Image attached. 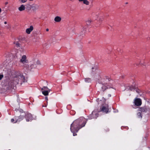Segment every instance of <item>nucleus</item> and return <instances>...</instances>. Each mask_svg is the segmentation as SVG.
I'll use <instances>...</instances> for the list:
<instances>
[{
    "label": "nucleus",
    "instance_id": "obj_10",
    "mask_svg": "<svg viewBox=\"0 0 150 150\" xmlns=\"http://www.w3.org/2000/svg\"><path fill=\"white\" fill-rule=\"evenodd\" d=\"M20 62L22 64L27 63L28 61L27 59L26 56L25 55H23L22 57L21 58L20 61Z\"/></svg>",
    "mask_w": 150,
    "mask_h": 150
},
{
    "label": "nucleus",
    "instance_id": "obj_27",
    "mask_svg": "<svg viewBox=\"0 0 150 150\" xmlns=\"http://www.w3.org/2000/svg\"><path fill=\"white\" fill-rule=\"evenodd\" d=\"M45 100H48V98H47V96H45Z\"/></svg>",
    "mask_w": 150,
    "mask_h": 150
},
{
    "label": "nucleus",
    "instance_id": "obj_31",
    "mask_svg": "<svg viewBox=\"0 0 150 150\" xmlns=\"http://www.w3.org/2000/svg\"><path fill=\"white\" fill-rule=\"evenodd\" d=\"M4 23L5 24H6L7 23V22H6V21H5V22H4Z\"/></svg>",
    "mask_w": 150,
    "mask_h": 150
},
{
    "label": "nucleus",
    "instance_id": "obj_22",
    "mask_svg": "<svg viewBox=\"0 0 150 150\" xmlns=\"http://www.w3.org/2000/svg\"><path fill=\"white\" fill-rule=\"evenodd\" d=\"M91 21V19H88L86 21V23L87 25H88L90 24Z\"/></svg>",
    "mask_w": 150,
    "mask_h": 150
},
{
    "label": "nucleus",
    "instance_id": "obj_34",
    "mask_svg": "<svg viewBox=\"0 0 150 150\" xmlns=\"http://www.w3.org/2000/svg\"><path fill=\"white\" fill-rule=\"evenodd\" d=\"M42 107H46L47 106V105H45V106H44V105H42Z\"/></svg>",
    "mask_w": 150,
    "mask_h": 150
},
{
    "label": "nucleus",
    "instance_id": "obj_12",
    "mask_svg": "<svg viewBox=\"0 0 150 150\" xmlns=\"http://www.w3.org/2000/svg\"><path fill=\"white\" fill-rule=\"evenodd\" d=\"M148 108L145 107H142L139 108L138 110L139 111H140L142 112H146L148 111Z\"/></svg>",
    "mask_w": 150,
    "mask_h": 150
},
{
    "label": "nucleus",
    "instance_id": "obj_44",
    "mask_svg": "<svg viewBox=\"0 0 150 150\" xmlns=\"http://www.w3.org/2000/svg\"><path fill=\"white\" fill-rule=\"evenodd\" d=\"M126 128H127V129L128 128V127H126Z\"/></svg>",
    "mask_w": 150,
    "mask_h": 150
},
{
    "label": "nucleus",
    "instance_id": "obj_15",
    "mask_svg": "<svg viewBox=\"0 0 150 150\" xmlns=\"http://www.w3.org/2000/svg\"><path fill=\"white\" fill-rule=\"evenodd\" d=\"M15 111H16L15 113L16 114L19 112L21 113L23 112V110L21 109H15Z\"/></svg>",
    "mask_w": 150,
    "mask_h": 150
},
{
    "label": "nucleus",
    "instance_id": "obj_16",
    "mask_svg": "<svg viewBox=\"0 0 150 150\" xmlns=\"http://www.w3.org/2000/svg\"><path fill=\"white\" fill-rule=\"evenodd\" d=\"M61 18L60 17L58 16L56 17L54 19V20L56 22H59L61 21Z\"/></svg>",
    "mask_w": 150,
    "mask_h": 150
},
{
    "label": "nucleus",
    "instance_id": "obj_38",
    "mask_svg": "<svg viewBox=\"0 0 150 150\" xmlns=\"http://www.w3.org/2000/svg\"><path fill=\"white\" fill-rule=\"evenodd\" d=\"M17 97L18 98H19V95H17Z\"/></svg>",
    "mask_w": 150,
    "mask_h": 150
},
{
    "label": "nucleus",
    "instance_id": "obj_35",
    "mask_svg": "<svg viewBox=\"0 0 150 150\" xmlns=\"http://www.w3.org/2000/svg\"><path fill=\"white\" fill-rule=\"evenodd\" d=\"M94 14H95V13H92V16H94Z\"/></svg>",
    "mask_w": 150,
    "mask_h": 150
},
{
    "label": "nucleus",
    "instance_id": "obj_19",
    "mask_svg": "<svg viewBox=\"0 0 150 150\" xmlns=\"http://www.w3.org/2000/svg\"><path fill=\"white\" fill-rule=\"evenodd\" d=\"M85 81L86 83H89L91 82V80L90 78H86L85 79Z\"/></svg>",
    "mask_w": 150,
    "mask_h": 150
},
{
    "label": "nucleus",
    "instance_id": "obj_6",
    "mask_svg": "<svg viewBox=\"0 0 150 150\" xmlns=\"http://www.w3.org/2000/svg\"><path fill=\"white\" fill-rule=\"evenodd\" d=\"M98 112L96 111H93L91 114H90L88 116V119H92L96 118L98 117Z\"/></svg>",
    "mask_w": 150,
    "mask_h": 150
},
{
    "label": "nucleus",
    "instance_id": "obj_40",
    "mask_svg": "<svg viewBox=\"0 0 150 150\" xmlns=\"http://www.w3.org/2000/svg\"><path fill=\"white\" fill-rule=\"evenodd\" d=\"M92 69H94V68L93 67H92Z\"/></svg>",
    "mask_w": 150,
    "mask_h": 150
},
{
    "label": "nucleus",
    "instance_id": "obj_43",
    "mask_svg": "<svg viewBox=\"0 0 150 150\" xmlns=\"http://www.w3.org/2000/svg\"><path fill=\"white\" fill-rule=\"evenodd\" d=\"M29 1H33V0H29Z\"/></svg>",
    "mask_w": 150,
    "mask_h": 150
},
{
    "label": "nucleus",
    "instance_id": "obj_25",
    "mask_svg": "<svg viewBox=\"0 0 150 150\" xmlns=\"http://www.w3.org/2000/svg\"><path fill=\"white\" fill-rule=\"evenodd\" d=\"M4 77V75L3 74H0V80H1Z\"/></svg>",
    "mask_w": 150,
    "mask_h": 150
},
{
    "label": "nucleus",
    "instance_id": "obj_28",
    "mask_svg": "<svg viewBox=\"0 0 150 150\" xmlns=\"http://www.w3.org/2000/svg\"><path fill=\"white\" fill-rule=\"evenodd\" d=\"M148 108V111L149 112H150V107H149V108Z\"/></svg>",
    "mask_w": 150,
    "mask_h": 150
},
{
    "label": "nucleus",
    "instance_id": "obj_33",
    "mask_svg": "<svg viewBox=\"0 0 150 150\" xmlns=\"http://www.w3.org/2000/svg\"><path fill=\"white\" fill-rule=\"evenodd\" d=\"M108 96V97H110L111 96V95L110 94H109Z\"/></svg>",
    "mask_w": 150,
    "mask_h": 150
},
{
    "label": "nucleus",
    "instance_id": "obj_39",
    "mask_svg": "<svg viewBox=\"0 0 150 150\" xmlns=\"http://www.w3.org/2000/svg\"><path fill=\"white\" fill-rule=\"evenodd\" d=\"M17 101H20V100H19L18 99H17Z\"/></svg>",
    "mask_w": 150,
    "mask_h": 150
},
{
    "label": "nucleus",
    "instance_id": "obj_36",
    "mask_svg": "<svg viewBox=\"0 0 150 150\" xmlns=\"http://www.w3.org/2000/svg\"><path fill=\"white\" fill-rule=\"evenodd\" d=\"M1 9L0 8V12H1Z\"/></svg>",
    "mask_w": 150,
    "mask_h": 150
},
{
    "label": "nucleus",
    "instance_id": "obj_45",
    "mask_svg": "<svg viewBox=\"0 0 150 150\" xmlns=\"http://www.w3.org/2000/svg\"><path fill=\"white\" fill-rule=\"evenodd\" d=\"M121 90L122 91H124V90Z\"/></svg>",
    "mask_w": 150,
    "mask_h": 150
},
{
    "label": "nucleus",
    "instance_id": "obj_26",
    "mask_svg": "<svg viewBox=\"0 0 150 150\" xmlns=\"http://www.w3.org/2000/svg\"><path fill=\"white\" fill-rule=\"evenodd\" d=\"M27 1V0H21V2L22 3H25Z\"/></svg>",
    "mask_w": 150,
    "mask_h": 150
},
{
    "label": "nucleus",
    "instance_id": "obj_42",
    "mask_svg": "<svg viewBox=\"0 0 150 150\" xmlns=\"http://www.w3.org/2000/svg\"><path fill=\"white\" fill-rule=\"evenodd\" d=\"M70 1H74V0H70Z\"/></svg>",
    "mask_w": 150,
    "mask_h": 150
},
{
    "label": "nucleus",
    "instance_id": "obj_11",
    "mask_svg": "<svg viewBox=\"0 0 150 150\" xmlns=\"http://www.w3.org/2000/svg\"><path fill=\"white\" fill-rule=\"evenodd\" d=\"M134 104L136 106H140L142 103V100L140 98H136L134 100Z\"/></svg>",
    "mask_w": 150,
    "mask_h": 150
},
{
    "label": "nucleus",
    "instance_id": "obj_41",
    "mask_svg": "<svg viewBox=\"0 0 150 150\" xmlns=\"http://www.w3.org/2000/svg\"><path fill=\"white\" fill-rule=\"evenodd\" d=\"M123 87V86H122L121 87V88H122V87Z\"/></svg>",
    "mask_w": 150,
    "mask_h": 150
},
{
    "label": "nucleus",
    "instance_id": "obj_3",
    "mask_svg": "<svg viewBox=\"0 0 150 150\" xmlns=\"http://www.w3.org/2000/svg\"><path fill=\"white\" fill-rule=\"evenodd\" d=\"M27 82L25 80V77L21 74L18 73L15 76L11 78L10 81L8 83L9 86L12 88H14L16 86L18 83L22 84L23 82Z\"/></svg>",
    "mask_w": 150,
    "mask_h": 150
},
{
    "label": "nucleus",
    "instance_id": "obj_7",
    "mask_svg": "<svg viewBox=\"0 0 150 150\" xmlns=\"http://www.w3.org/2000/svg\"><path fill=\"white\" fill-rule=\"evenodd\" d=\"M41 91L42 94H48L51 90L48 88L46 86H43L41 88Z\"/></svg>",
    "mask_w": 150,
    "mask_h": 150
},
{
    "label": "nucleus",
    "instance_id": "obj_24",
    "mask_svg": "<svg viewBox=\"0 0 150 150\" xmlns=\"http://www.w3.org/2000/svg\"><path fill=\"white\" fill-rule=\"evenodd\" d=\"M11 121L12 122H13V123H16L15 122V118L14 119H13V118L11 119Z\"/></svg>",
    "mask_w": 150,
    "mask_h": 150
},
{
    "label": "nucleus",
    "instance_id": "obj_2",
    "mask_svg": "<svg viewBox=\"0 0 150 150\" xmlns=\"http://www.w3.org/2000/svg\"><path fill=\"white\" fill-rule=\"evenodd\" d=\"M113 81L109 77H106L103 79L102 81H99L98 83L97 84L98 90V92L102 93L107 89L110 88H112V83Z\"/></svg>",
    "mask_w": 150,
    "mask_h": 150
},
{
    "label": "nucleus",
    "instance_id": "obj_9",
    "mask_svg": "<svg viewBox=\"0 0 150 150\" xmlns=\"http://www.w3.org/2000/svg\"><path fill=\"white\" fill-rule=\"evenodd\" d=\"M25 115H20L19 116L17 117L15 116V122H20L23 120L25 117Z\"/></svg>",
    "mask_w": 150,
    "mask_h": 150
},
{
    "label": "nucleus",
    "instance_id": "obj_8",
    "mask_svg": "<svg viewBox=\"0 0 150 150\" xmlns=\"http://www.w3.org/2000/svg\"><path fill=\"white\" fill-rule=\"evenodd\" d=\"M25 117L27 121L28 122L30 121L33 120V118L32 115L30 113H25Z\"/></svg>",
    "mask_w": 150,
    "mask_h": 150
},
{
    "label": "nucleus",
    "instance_id": "obj_23",
    "mask_svg": "<svg viewBox=\"0 0 150 150\" xmlns=\"http://www.w3.org/2000/svg\"><path fill=\"white\" fill-rule=\"evenodd\" d=\"M82 34H83L84 33H85L86 32V28H84V27H83L82 28Z\"/></svg>",
    "mask_w": 150,
    "mask_h": 150
},
{
    "label": "nucleus",
    "instance_id": "obj_32",
    "mask_svg": "<svg viewBox=\"0 0 150 150\" xmlns=\"http://www.w3.org/2000/svg\"><path fill=\"white\" fill-rule=\"evenodd\" d=\"M8 4V2H6L5 3V5H6V4Z\"/></svg>",
    "mask_w": 150,
    "mask_h": 150
},
{
    "label": "nucleus",
    "instance_id": "obj_20",
    "mask_svg": "<svg viewBox=\"0 0 150 150\" xmlns=\"http://www.w3.org/2000/svg\"><path fill=\"white\" fill-rule=\"evenodd\" d=\"M30 8H32L33 10H35L36 9V7L35 5H30Z\"/></svg>",
    "mask_w": 150,
    "mask_h": 150
},
{
    "label": "nucleus",
    "instance_id": "obj_21",
    "mask_svg": "<svg viewBox=\"0 0 150 150\" xmlns=\"http://www.w3.org/2000/svg\"><path fill=\"white\" fill-rule=\"evenodd\" d=\"M13 43L15 44L17 47H20V44L18 42H13Z\"/></svg>",
    "mask_w": 150,
    "mask_h": 150
},
{
    "label": "nucleus",
    "instance_id": "obj_5",
    "mask_svg": "<svg viewBox=\"0 0 150 150\" xmlns=\"http://www.w3.org/2000/svg\"><path fill=\"white\" fill-rule=\"evenodd\" d=\"M97 100L99 101L98 102V104H101L100 110V111H102L103 112L107 113L108 112V104L105 103L106 98H103V102L101 100H100L99 98H98Z\"/></svg>",
    "mask_w": 150,
    "mask_h": 150
},
{
    "label": "nucleus",
    "instance_id": "obj_13",
    "mask_svg": "<svg viewBox=\"0 0 150 150\" xmlns=\"http://www.w3.org/2000/svg\"><path fill=\"white\" fill-rule=\"evenodd\" d=\"M33 30V27L32 25L30 26V28L26 29V33L28 34H30V32Z\"/></svg>",
    "mask_w": 150,
    "mask_h": 150
},
{
    "label": "nucleus",
    "instance_id": "obj_4",
    "mask_svg": "<svg viewBox=\"0 0 150 150\" xmlns=\"http://www.w3.org/2000/svg\"><path fill=\"white\" fill-rule=\"evenodd\" d=\"M125 90L127 91H134L138 93H141L142 94L145 93L146 94H149L150 93V89L146 91L144 90H141L138 88H136L134 86L132 85L126 86L125 89Z\"/></svg>",
    "mask_w": 150,
    "mask_h": 150
},
{
    "label": "nucleus",
    "instance_id": "obj_17",
    "mask_svg": "<svg viewBox=\"0 0 150 150\" xmlns=\"http://www.w3.org/2000/svg\"><path fill=\"white\" fill-rule=\"evenodd\" d=\"M25 8L24 5H22L18 8V10L20 11H22L25 10Z\"/></svg>",
    "mask_w": 150,
    "mask_h": 150
},
{
    "label": "nucleus",
    "instance_id": "obj_30",
    "mask_svg": "<svg viewBox=\"0 0 150 150\" xmlns=\"http://www.w3.org/2000/svg\"><path fill=\"white\" fill-rule=\"evenodd\" d=\"M49 29L48 28H47L46 29V31H49Z\"/></svg>",
    "mask_w": 150,
    "mask_h": 150
},
{
    "label": "nucleus",
    "instance_id": "obj_29",
    "mask_svg": "<svg viewBox=\"0 0 150 150\" xmlns=\"http://www.w3.org/2000/svg\"><path fill=\"white\" fill-rule=\"evenodd\" d=\"M37 64H40V61H38L37 62Z\"/></svg>",
    "mask_w": 150,
    "mask_h": 150
},
{
    "label": "nucleus",
    "instance_id": "obj_14",
    "mask_svg": "<svg viewBox=\"0 0 150 150\" xmlns=\"http://www.w3.org/2000/svg\"><path fill=\"white\" fill-rule=\"evenodd\" d=\"M79 2H83V4L87 5H88L89 4V2L87 0H79Z\"/></svg>",
    "mask_w": 150,
    "mask_h": 150
},
{
    "label": "nucleus",
    "instance_id": "obj_18",
    "mask_svg": "<svg viewBox=\"0 0 150 150\" xmlns=\"http://www.w3.org/2000/svg\"><path fill=\"white\" fill-rule=\"evenodd\" d=\"M137 116L138 118H140V119H141L142 118V116L141 112H138L137 114Z\"/></svg>",
    "mask_w": 150,
    "mask_h": 150
},
{
    "label": "nucleus",
    "instance_id": "obj_1",
    "mask_svg": "<svg viewBox=\"0 0 150 150\" xmlns=\"http://www.w3.org/2000/svg\"><path fill=\"white\" fill-rule=\"evenodd\" d=\"M86 122V120L83 117H80L73 122L70 126V130L73 133V136L77 135L76 133L77 132L79 129L84 127Z\"/></svg>",
    "mask_w": 150,
    "mask_h": 150
},
{
    "label": "nucleus",
    "instance_id": "obj_37",
    "mask_svg": "<svg viewBox=\"0 0 150 150\" xmlns=\"http://www.w3.org/2000/svg\"><path fill=\"white\" fill-rule=\"evenodd\" d=\"M45 96H46L48 95V94H44Z\"/></svg>",
    "mask_w": 150,
    "mask_h": 150
}]
</instances>
